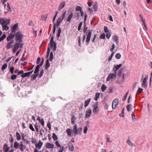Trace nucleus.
<instances>
[{
	"label": "nucleus",
	"instance_id": "58836bf2",
	"mask_svg": "<svg viewBox=\"0 0 152 152\" xmlns=\"http://www.w3.org/2000/svg\"><path fill=\"white\" fill-rule=\"evenodd\" d=\"M53 53L52 52H51L50 53V58H49V60L50 61H52L53 60Z\"/></svg>",
	"mask_w": 152,
	"mask_h": 152
},
{
	"label": "nucleus",
	"instance_id": "37998d69",
	"mask_svg": "<svg viewBox=\"0 0 152 152\" xmlns=\"http://www.w3.org/2000/svg\"><path fill=\"white\" fill-rule=\"evenodd\" d=\"M106 88L107 87L104 84H103L102 85L101 87V90L102 91H104Z\"/></svg>",
	"mask_w": 152,
	"mask_h": 152
},
{
	"label": "nucleus",
	"instance_id": "9b49d317",
	"mask_svg": "<svg viewBox=\"0 0 152 152\" xmlns=\"http://www.w3.org/2000/svg\"><path fill=\"white\" fill-rule=\"evenodd\" d=\"M118 100L117 99H115L113 101L112 104V107L113 109H115L117 107L118 104Z\"/></svg>",
	"mask_w": 152,
	"mask_h": 152
},
{
	"label": "nucleus",
	"instance_id": "7c9ffc66",
	"mask_svg": "<svg viewBox=\"0 0 152 152\" xmlns=\"http://www.w3.org/2000/svg\"><path fill=\"white\" fill-rule=\"evenodd\" d=\"M113 40L114 42H116V43L117 44H118V38L117 36L115 35H114L113 37Z\"/></svg>",
	"mask_w": 152,
	"mask_h": 152
},
{
	"label": "nucleus",
	"instance_id": "8fccbe9b",
	"mask_svg": "<svg viewBox=\"0 0 152 152\" xmlns=\"http://www.w3.org/2000/svg\"><path fill=\"white\" fill-rule=\"evenodd\" d=\"M82 24L83 22H81L80 23L78 28V31H80V30Z\"/></svg>",
	"mask_w": 152,
	"mask_h": 152
},
{
	"label": "nucleus",
	"instance_id": "f8f14e48",
	"mask_svg": "<svg viewBox=\"0 0 152 152\" xmlns=\"http://www.w3.org/2000/svg\"><path fill=\"white\" fill-rule=\"evenodd\" d=\"M19 47V43L18 42H16L14 46L12 49V51L13 53H15Z\"/></svg>",
	"mask_w": 152,
	"mask_h": 152
},
{
	"label": "nucleus",
	"instance_id": "393cba45",
	"mask_svg": "<svg viewBox=\"0 0 152 152\" xmlns=\"http://www.w3.org/2000/svg\"><path fill=\"white\" fill-rule=\"evenodd\" d=\"M45 147L47 148H53L54 147V145L50 143H47L45 145Z\"/></svg>",
	"mask_w": 152,
	"mask_h": 152
},
{
	"label": "nucleus",
	"instance_id": "4be33fe9",
	"mask_svg": "<svg viewBox=\"0 0 152 152\" xmlns=\"http://www.w3.org/2000/svg\"><path fill=\"white\" fill-rule=\"evenodd\" d=\"M76 120V118L75 117L74 115H72V117L71 118V124L72 125L75 124Z\"/></svg>",
	"mask_w": 152,
	"mask_h": 152
},
{
	"label": "nucleus",
	"instance_id": "bb28decb",
	"mask_svg": "<svg viewBox=\"0 0 152 152\" xmlns=\"http://www.w3.org/2000/svg\"><path fill=\"white\" fill-rule=\"evenodd\" d=\"M130 72L128 69H124V78L125 77H126V76H128L129 75Z\"/></svg>",
	"mask_w": 152,
	"mask_h": 152
},
{
	"label": "nucleus",
	"instance_id": "052dcab7",
	"mask_svg": "<svg viewBox=\"0 0 152 152\" xmlns=\"http://www.w3.org/2000/svg\"><path fill=\"white\" fill-rule=\"evenodd\" d=\"M9 36L12 39L15 36V34L11 33Z\"/></svg>",
	"mask_w": 152,
	"mask_h": 152
},
{
	"label": "nucleus",
	"instance_id": "c756f323",
	"mask_svg": "<svg viewBox=\"0 0 152 152\" xmlns=\"http://www.w3.org/2000/svg\"><path fill=\"white\" fill-rule=\"evenodd\" d=\"M91 99L90 98L89 99L87 100H86L85 102L84 107H86L88 105L91 100Z\"/></svg>",
	"mask_w": 152,
	"mask_h": 152
},
{
	"label": "nucleus",
	"instance_id": "f704fd0d",
	"mask_svg": "<svg viewBox=\"0 0 152 152\" xmlns=\"http://www.w3.org/2000/svg\"><path fill=\"white\" fill-rule=\"evenodd\" d=\"M75 10L76 11L81 12L82 10V8L79 6H77L76 7Z\"/></svg>",
	"mask_w": 152,
	"mask_h": 152
},
{
	"label": "nucleus",
	"instance_id": "a878e982",
	"mask_svg": "<svg viewBox=\"0 0 152 152\" xmlns=\"http://www.w3.org/2000/svg\"><path fill=\"white\" fill-rule=\"evenodd\" d=\"M56 146L58 147H60V150L58 151V152H63L64 150V147L62 146L61 147V145H60L59 143H56Z\"/></svg>",
	"mask_w": 152,
	"mask_h": 152
},
{
	"label": "nucleus",
	"instance_id": "0eeeda50",
	"mask_svg": "<svg viewBox=\"0 0 152 152\" xmlns=\"http://www.w3.org/2000/svg\"><path fill=\"white\" fill-rule=\"evenodd\" d=\"M98 103L96 102L93 106V112L94 114H97L99 111V109L98 107Z\"/></svg>",
	"mask_w": 152,
	"mask_h": 152
},
{
	"label": "nucleus",
	"instance_id": "603ef678",
	"mask_svg": "<svg viewBox=\"0 0 152 152\" xmlns=\"http://www.w3.org/2000/svg\"><path fill=\"white\" fill-rule=\"evenodd\" d=\"M17 77V75H13L11 77V79L12 80H14L16 79Z\"/></svg>",
	"mask_w": 152,
	"mask_h": 152
},
{
	"label": "nucleus",
	"instance_id": "4c0bfd02",
	"mask_svg": "<svg viewBox=\"0 0 152 152\" xmlns=\"http://www.w3.org/2000/svg\"><path fill=\"white\" fill-rule=\"evenodd\" d=\"M100 96V94L99 93H96L95 96V100L96 101H97L98 98Z\"/></svg>",
	"mask_w": 152,
	"mask_h": 152
},
{
	"label": "nucleus",
	"instance_id": "13d9d810",
	"mask_svg": "<svg viewBox=\"0 0 152 152\" xmlns=\"http://www.w3.org/2000/svg\"><path fill=\"white\" fill-rule=\"evenodd\" d=\"M66 11H65L64 13L63 14L61 18L63 20L65 18L66 16Z\"/></svg>",
	"mask_w": 152,
	"mask_h": 152
},
{
	"label": "nucleus",
	"instance_id": "423d86ee",
	"mask_svg": "<svg viewBox=\"0 0 152 152\" xmlns=\"http://www.w3.org/2000/svg\"><path fill=\"white\" fill-rule=\"evenodd\" d=\"M15 35V39L16 40V42H22V39L23 37L22 34H21L20 31H19Z\"/></svg>",
	"mask_w": 152,
	"mask_h": 152
},
{
	"label": "nucleus",
	"instance_id": "774afa93",
	"mask_svg": "<svg viewBox=\"0 0 152 152\" xmlns=\"http://www.w3.org/2000/svg\"><path fill=\"white\" fill-rule=\"evenodd\" d=\"M23 74H24V71L23 70H21L18 72V75H22Z\"/></svg>",
	"mask_w": 152,
	"mask_h": 152
},
{
	"label": "nucleus",
	"instance_id": "3c124183",
	"mask_svg": "<svg viewBox=\"0 0 152 152\" xmlns=\"http://www.w3.org/2000/svg\"><path fill=\"white\" fill-rule=\"evenodd\" d=\"M14 68L13 66L11 67L10 69V71L12 74H13L14 72Z\"/></svg>",
	"mask_w": 152,
	"mask_h": 152
},
{
	"label": "nucleus",
	"instance_id": "c03bdc74",
	"mask_svg": "<svg viewBox=\"0 0 152 152\" xmlns=\"http://www.w3.org/2000/svg\"><path fill=\"white\" fill-rule=\"evenodd\" d=\"M37 76V74L36 75H32L31 76V80L34 81V80L36 78Z\"/></svg>",
	"mask_w": 152,
	"mask_h": 152
},
{
	"label": "nucleus",
	"instance_id": "4d7b16f0",
	"mask_svg": "<svg viewBox=\"0 0 152 152\" xmlns=\"http://www.w3.org/2000/svg\"><path fill=\"white\" fill-rule=\"evenodd\" d=\"M97 36L96 34H95L94 36L92 42L93 43H95L96 42V39Z\"/></svg>",
	"mask_w": 152,
	"mask_h": 152
},
{
	"label": "nucleus",
	"instance_id": "79ce46f5",
	"mask_svg": "<svg viewBox=\"0 0 152 152\" xmlns=\"http://www.w3.org/2000/svg\"><path fill=\"white\" fill-rule=\"evenodd\" d=\"M53 138L55 140H58V137L55 133H53Z\"/></svg>",
	"mask_w": 152,
	"mask_h": 152
},
{
	"label": "nucleus",
	"instance_id": "473e14b6",
	"mask_svg": "<svg viewBox=\"0 0 152 152\" xmlns=\"http://www.w3.org/2000/svg\"><path fill=\"white\" fill-rule=\"evenodd\" d=\"M50 63L49 62V60L48 59L46 61L45 68L46 69H48V68L50 67Z\"/></svg>",
	"mask_w": 152,
	"mask_h": 152
},
{
	"label": "nucleus",
	"instance_id": "bf43d9fd",
	"mask_svg": "<svg viewBox=\"0 0 152 152\" xmlns=\"http://www.w3.org/2000/svg\"><path fill=\"white\" fill-rule=\"evenodd\" d=\"M39 122L42 125V126H44V121L43 119H41L39 121Z\"/></svg>",
	"mask_w": 152,
	"mask_h": 152
},
{
	"label": "nucleus",
	"instance_id": "e433bc0d",
	"mask_svg": "<svg viewBox=\"0 0 152 152\" xmlns=\"http://www.w3.org/2000/svg\"><path fill=\"white\" fill-rule=\"evenodd\" d=\"M6 35L5 34H4L2 36L0 37V42L2 41L6 37Z\"/></svg>",
	"mask_w": 152,
	"mask_h": 152
},
{
	"label": "nucleus",
	"instance_id": "de8ad7c7",
	"mask_svg": "<svg viewBox=\"0 0 152 152\" xmlns=\"http://www.w3.org/2000/svg\"><path fill=\"white\" fill-rule=\"evenodd\" d=\"M19 148L20 149V150H21V151H23V149H24L25 147L22 144H21L19 146Z\"/></svg>",
	"mask_w": 152,
	"mask_h": 152
},
{
	"label": "nucleus",
	"instance_id": "f03ea898",
	"mask_svg": "<svg viewBox=\"0 0 152 152\" xmlns=\"http://www.w3.org/2000/svg\"><path fill=\"white\" fill-rule=\"evenodd\" d=\"M50 48H53V51L56 50V44L55 42H50L48 45L47 51V58H48L50 52Z\"/></svg>",
	"mask_w": 152,
	"mask_h": 152
},
{
	"label": "nucleus",
	"instance_id": "1a4fd4ad",
	"mask_svg": "<svg viewBox=\"0 0 152 152\" xmlns=\"http://www.w3.org/2000/svg\"><path fill=\"white\" fill-rule=\"evenodd\" d=\"M116 72H114V73H110L108 75L107 77V79L106 81H108L111 80L112 79H114L115 78L116 76Z\"/></svg>",
	"mask_w": 152,
	"mask_h": 152
},
{
	"label": "nucleus",
	"instance_id": "b1692460",
	"mask_svg": "<svg viewBox=\"0 0 152 152\" xmlns=\"http://www.w3.org/2000/svg\"><path fill=\"white\" fill-rule=\"evenodd\" d=\"M10 148V147L8 146L6 144H5L3 149L4 152H8Z\"/></svg>",
	"mask_w": 152,
	"mask_h": 152
},
{
	"label": "nucleus",
	"instance_id": "5701e85b",
	"mask_svg": "<svg viewBox=\"0 0 152 152\" xmlns=\"http://www.w3.org/2000/svg\"><path fill=\"white\" fill-rule=\"evenodd\" d=\"M4 7L5 9L8 11H10L11 10L10 4L8 2L7 3V5L6 4H4Z\"/></svg>",
	"mask_w": 152,
	"mask_h": 152
},
{
	"label": "nucleus",
	"instance_id": "4468645a",
	"mask_svg": "<svg viewBox=\"0 0 152 152\" xmlns=\"http://www.w3.org/2000/svg\"><path fill=\"white\" fill-rule=\"evenodd\" d=\"M14 43V40H12L9 42L6 46V48L7 49H9L11 48L13 46V44Z\"/></svg>",
	"mask_w": 152,
	"mask_h": 152
},
{
	"label": "nucleus",
	"instance_id": "7ed1b4c3",
	"mask_svg": "<svg viewBox=\"0 0 152 152\" xmlns=\"http://www.w3.org/2000/svg\"><path fill=\"white\" fill-rule=\"evenodd\" d=\"M82 130V129L81 127L77 128V126L76 124L74 125L73 126V132L75 135L80 134H81Z\"/></svg>",
	"mask_w": 152,
	"mask_h": 152
},
{
	"label": "nucleus",
	"instance_id": "49530a36",
	"mask_svg": "<svg viewBox=\"0 0 152 152\" xmlns=\"http://www.w3.org/2000/svg\"><path fill=\"white\" fill-rule=\"evenodd\" d=\"M143 91V89L141 88H139L137 91V93L139 94L141 93Z\"/></svg>",
	"mask_w": 152,
	"mask_h": 152
},
{
	"label": "nucleus",
	"instance_id": "c85d7f7f",
	"mask_svg": "<svg viewBox=\"0 0 152 152\" xmlns=\"http://www.w3.org/2000/svg\"><path fill=\"white\" fill-rule=\"evenodd\" d=\"M93 7L94 11H97L98 9V5L97 3H94L93 5Z\"/></svg>",
	"mask_w": 152,
	"mask_h": 152
},
{
	"label": "nucleus",
	"instance_id": "6e6552de",
	"mask_svg": "<svg viewBox=\"0 0 152 152\" xmlns=\"http://www.w3.org/2000/svg\"><path fill=\"white\" fill-rule=\"evenodd\" d=\"M87 34V37L86 40V42L87 44L89 43L91 36L92 34L91 31L90 30H88L86 32Z\"/></svg>",
	"mask_w": 152,
	"mask_h": 152
},
{
	"label": "nucleus",
	"instance_id": "0e129e2a",
	"mask_svg": "<svg viewBox=\"0 0 152 152\" xmlns=\"http://www.w3.org/2000/svg\"><path fill=\"white\" fill-rule=\"evenodd\" d=\"M132 118L133 120H134L136 119L137 118L136 116L133 114H132Z\"/></svg>",
	"mask_w": 152,
	"mask_h": 152
},
{
	"label": "nucleus",
	"instance_id": "09e8293b",
	"mask_svg": "<svg viewBox=\"0 0 152 152\" xmlns=\"http://www.w3.org/2000/svg\"><path fill=\"white\" fill-rule=\"evenodd\" d=\"M115 58L116 59H119L120 58L121 56L120 53H117L115 56Z\"/></svg>",
	"mask_w": 152,
	"mask_h": 152
},
{
	"label": "nucleus",
	"instance_id": "dca6fc26",
	"mask_svg": "<svg viewBox=\"0 0 152 152\" xmlns=\"http://www.w3.org/2000/svg\"><path fill=\"white\" fill-rule=\"evenodd\" d=\"M43 62H44V59H43L42 63L41 64H40L39 65H38L36 66V69L34 71V73L35 74L39 72V69L40 68V66H42L43 65Z\"/></svg>",
	"mask_w": 152,
	"mask_h": 152
},
{
	"label": "nucleus",
	"instance_id": "a19ab883",
	"mask_svg": "<svg viewBox=\"0 0 152 152\" xmlns=\"http://www.w3.org/2000/svg\"><path fill=\"white\" fill-rule=\"evenodd\" d=\"M61 32V28H58V32L57 34V36L58 37V38H59L60 36V34Z\"/></svg>",
	"mask_w": 152,
	"mask_h": 152
},
{
	"label": "nucleus",
	"instance_id": "72a5a7b5",
	"mask_svg": "<svg viewBox=\"0 0 152 152\" xmlns=\"http://www.w3.org/2000/svg\"><path fill=\"white\" fill-rule=\"evenodd\" d=\"M16 135L17 140H20L21 136H20V134L18 132H17L16 134Z\"/></svg>",
	"mask_w": 152,
	"mask_h": 152
},
{
	"label": "nucleus",
	"instance_id": "412c9836",
	"mask_svg": "<svg viewBox=\"0 0 152 152\" xmlns=\"http://www.w3.org/2000/svg\"><path fill=\"white\" fill-rule=\"evenodd\" d=\"M73 14L72 12L68 16L67 19L66 21L67 22H69L73 18Z\"/></svg>",
	"mask_w": 152,
	"mask_h": 152
},
{
	"label": "nucleus",
	"instance_id": "cd10ccee",
	"mask_svg": "<svg viewBox=\"0 0 152 152\" xmlns=\"http://www.w3.org/2000/svg\"><path fill=\"white\" fill-rule=\"evenodd\" d=\"M21 139L24 142H28L27 140L26 139V135H24V134H22L21 135Z\"/></svg>",
	"mask_w": 152,
	"mask_h": 152
},
{
	"label": "nucleus",
	"instance_id": "69168bd1",
	"mask_svg": "<svg viewBox=\"0 0 152 152\" xmlns=\"http://www.w3.org/2000/svg\"><path fill=\"white\" fill-rule=\"evenodd\" d=\"M10 136H11L10 138V142H12L14 141V139L13 137L12 136V135L10 134Z\"/></svg>",
	"mask_w": 152,
	"mask_h": 152
},
{
	"label": "nucleus",
	"instance_id": "2eb2a0df",
	"mask_svg": "<svg viewBox=\"0 0 152 152\" xmlns=\"http://www.w3.org/2000/svg\"><path fill=\"white\" fill-rule=\"evenodd\" d=\"M66 4V3L65 1H63L60 3L58 8V10L59 11H60L61 9H63L65 6Z\"/></svg>",
	"mask_w": 152,
	"mask_h": 152
},
{
	"label": "nucleus",
	"instance_id": "6e6d98bb",
	"mask_svg": "<svg viewBox=\"0 0 152 152\" xmlns=\"http://www.w3.org/2000/svg\"><path fill=\"white\" fill-rule=\"evenodd\" d=\"M29 128L32 131H35L34 129V127H33V125L31 124H30V125H29Z\"/></svg>",
	"mask_w": 152,
	"mask_h": 152
},
{
	"label": "nucleus",
	"instance_id": "c9c22d12",
	"mask_svg": "<svg viewBox=\"0 0 152 152\" xmlns=\"http://www.w3.org/2000/svg\"><path fill=\"white\" fill-rule=\"evenodd\" d=\"M123 69L121 68L118 71V76H121L123 72Z\"/></svg>",
	"mask_w": 152,
	"mask_h": 152
},
{
	"label": "nucleus",
	"instance_id": "a211bd4d",
	"mask_svg": "<svg viewBox=\"0 0 152 152\" xmlns=\"http://www.w3.org/2000/svg\"><path fill=\"white\" fill-rule=\"evenodd\" d=\"M66 132L68 136L71 137L72 136L73 134H72V132L71 129L67 128L66 130Z\"/></svg>",
	"mask_w": 152,
	"mask_h": 152
},
{
	"label": "nucleus",
	"instance_id": "5fc2aeb1",
	"mask_svg": "<svg viewBox=\"0 0 152 152\" xmlns=\"http://www.w3.org/2000/svg\"><path fill=\"white\" fill-rule=\"evenodd\" d=\"M88 130V128L87 126H86L85 127L84 129H83V132L85 134H86Z\"/></svg>",
	"mask_w": 152,
	"mask_h": 152
},
{
	"label": "nucleus",
	"instance_id": "aec40b11",
	"mask_svg": "<svg viewBox=\"0 0 152 152\" xmlns=\"http://www.w3.org/2000/svg\"><path fill=\"white\" fill-rule=\"evenodd\" d=\"M122 65L121 64H119L118 65H116L115 66H114L113 68L114 72H116V73L117 71L119 68H120L121 67Z\"/></svg>",
	"mask_w": 152,
	"mask_h": 152
},
{
	"label": "nucleus",
	"instance_id": "f3484780",
	"mask_svg": "<svg viewBox=\"0 0 152 152\" xmlns=\"http://www.w3.org/2000/svg\"><path fill=\"white\" fill-rule=\"evenodd\" d=\"M91 110L90 109L87 110L85 114V118H87L91 116Z\"/></svg>",
	"mask_w": 152,
	"mask_h": 152
},
{
	"label": "nucleus",
	"instance_id": "a18cd8bd",
	"mask_svg": "<svg viewBox=\"0 0 152 152\" xmlns=\"http://www.w3.org/2000/svg\"><path fill=\"white\" fill-rule=\"evenodd\" d=\"M69 149L71 151H74V146L72 144H71V145H69Z\"/></svg>",
	"mask_w": 152,
	"mask_h": 152
},
{
	"label": "nucleus",
	"instance_id": "20e7f679",
	"mask_svg": "<svg viewBox=\"0 0 152 152\" xmlns=\"http://www.w3.org/2000/svg\"><path fill=\"white\" fill-rule=\"evenodd\" d=\"M63 20L61 18V17H59L57 20L56 21V23H55L54 24V26L53 28V33L54 34L55 33L56 31V27H57L60 25V23L62 22Z\"/></svg>",
	"mask_w": 152,
	"mask_h": 152
},
{
	"label": "nucleus",
	"instance_id": "e2e57ef3",
	"mask_svg": "<svg viewBox=\"0 0 152 152\" xmlns=\"http://www.w3.org/2000/svg\"><path fill=\"white\" fill-rule=\"evenodd\" d=\"M139 15L140 18L142 22H143L145 21V20L143 19L142 16L140 14Z\"/></svg>",
	"mask_w": 152,
	"mask_h": 152
},
{
	"label": "nucleus",
	"instance_id": "680f3d73",
	"mask_svg": "<svg viewBox=\"0 0 152 152\" xmlns=\"http://www.w3.org/2000/svg\"><path fill=\"white\" fill-rule=\"evenodd\" d=\"M44 73V71L43 70H42L40 73V74L39 75V77H42V76L43 74Z\"/></svg>",
	"mask_w": 152,
	"mask_h": 152
},
{
	"label": "nucleus",
	"instance_id": "9d476101",
	"mask_svg": "<svg viewBox=\"0 0 152 152\" xmlns=\"http://www.w3.org/2000/svg\"><path fill=\"white\" fill-rule=\"evenodd\" d=\"M42 143H36L35 145L36 148L34 149V152H38V150L40 149L42 146Z\"/></svg>",
	"mask_w": 152,
	"mask_h": 152
},
{
	"label": "nucleus",
	"instance_id": "864d4df0",
	"mask_svg": "<svg viewBox=\"0 0 152 152\" xmlns=\"http://www.w3.org/2000/svg\"><path fill=\"white\" fill-rule=\"evenodd\" d=\"M105 37V35L104 34H101L100 37V38L102 39H104Z\"/></svg>",
	"mask_w": 152,
	"mask_h": 152
},
{
	"label": "nucleus",
	"instance_id": "2f4dec72",
	"mask_svg": "<svg viewBox=\"0 0 152 152\" xmlns=\"http://www.w3.org/2000/svg\"><path fill=\"white\" fill-rule=\"evenodd\" d=\"M132 107V104H130L126 106V108L127 109V110L128 111H130Z\"/></svg>",
	"mask_w": 152,
	"mask_h": 152
},
{
	"label": "nucleus",
	"instance_id": "338daca9",
	"mask_svg": "<svg viewBox=\"0 0 152 152\" xmlns=\"http://www.w3.org/2000/svg\"><path fill=\"white\" fill-rule=\"evenodd\" d=\"M120 117H124V108L122 110L121 113L119 114Z\"/></svg>",
	"mask_w": 152,
	"mask_h": 152
},
{
	"label": "nucleus",
	"instance_id": "39448f33",
	"mask_svg": "<svg viewBox=\"0 0 152 152\" xmlns=\"http://www.w3.org/2000/svg\"><path fill=\"white\" fill-rule=\"evenodd\" d=\"M148 79V75H146L143 80H140V82L142 83L141 86L146 88L148 85L147 80Z\"/></svg>",
	"mask_w": 152,
	"mask_h": 152
},
{
	"label": "nucleus",
	"instance_id": "f257e3e1",
	"mask_svg": "<svg viewBox=\"0 0 152 152\" xmlns=\"http://www.w3.org/2000/svg\"><path fill=\"white\" fill-rule=\"evenodd\" d=\"M10 23V19L9 18L6 19L5 18H0V24L2 25L3 30L7 31L9 30V27L7 26Z\"/></svg>",
	"mask_w": 152,
	"mask_h": 152
},
{
	"label": "nucleus",
	"instance_id": "ea45409f",
	"mask_svg": "<svg viewBox=\"0 0 152 152\" xmlns=\"http://www.w3.org/2000/svg\"><path fill=\"white\" fill-rule=\"evenodd\" d=\"M7 63L4 64V65H3L2 66V68H1V69L2 70H4L7 67Z\"/></svg>",
	"mask_w": 152,
	"mask_h": 152
},
{
	"label": "nucleus",
	"instance_id": "ddd939ff",
	"mask_svg": "<svg viewBox=\"0 0 152 152\" xmlns=\"http://www.w3.org/2000/svg\"><path fill=\"white\" fill-rule=\"evenodd\" d=\"M18 23H16L13 26H12L11 28V32L12 33H15L18 27Z\"/></svg>",
	"mask_w": 152,
	"mask_h": 152
},
{
	"label": "nucleus",
	"instance_id": "6ab92c4d",
	"mask_svg": "<svg viewBox=\"0 0 152 152\" xmlns=\"http://www.w3.org/2000/svg\"><path fill=\"white\" fill-rule=\"evenodd\" d=\"M33 70H32L31 72H30L24 73L21 75V77L23 78H24L27 76H29L33 73Z\"/></svg>",
	"mask_w": 152,
	"mask_h": 152
}]
</instances>
